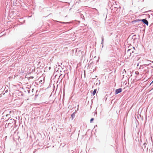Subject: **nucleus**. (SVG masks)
I'll use <instances>...</instances> for the list:
<instances>
[{"label":"nucleus","mask_w":153,"mask_h":153,"mask_svg":"<svg viewBox=\"0 0 153 153\" xmlns=\"http://www.w3.org/2000/svg\"><path fill=\"white\" fill-rule=\"evenodd\" d=\"M139 21H142L144 24L148 25V22L146 19H143L142 20H140Z\"/></svg>","instance_id":"3"},{"label":"nucleus","mask_w":153,"mask_h":153,"mask_svg":"<svg viewBox=\"0 0 153 153\" xmlns=\"http://www.w3.org/2000/svg\"><path fill=\"white\" fill-rule=\"evenodd\" d=\"M135 50V49L134 47L133 48L129 49L125 53L126 58L127 59L129 58L132 55V54L134 53Z\"/></svg>","instance_id":"1"},{"label":"nucleus","mask_w":153,"mask_h":153,"mask_svg":"<svg viewBox=\"0 0 153 153\" xmlns=\"http://www.w3.org/2000/svg\"><path fill=\"white\" fill-rule=\"evenodd\" d=\"M73 114H72L71 115V117H72V116H73Z\"/></svg>","instance_id":"6"},{"label":"nucleus","mask_w":153,"mask_h":153,"mask_svg":"<svg viewBox=\"0 0 153 153\" xmlns=\"http://www.w3.org/2000/svg\"><path fill=\"white\" fill-rule=\"evenodd\" d=\"M94 120V118H92L90 120V122L92 123V121Z\"/></svg>","instance_id":"5"},{"label":"nucleus","mask_w":153,"mask_h":153,"mask_svg":"<svg viewBox=\"0 0 153 153\" xmlns=\"http://www.w3.org/2000/svg\"><path fill=\"white\" fill-rule=\"evenodd\" d=\"M122 91V89L121 88H119L118 89H116L115 90V94H117L120 93Z\"/></svg>","instance_id":"2"},{"label":"nucleus","mask_w":153,"mask_h":153,"mask_svg":"<svg viewBox=\"0 0 153 153\" xmlns=\"http://www.w3.org/2000/svg\"><path fill=\"white\" fill-rule=\"evenodd\" d=\"M96 91H97V90L96 89H95L94 90V91L93 92V93H92L93 95H94L96 93Z\"/></svg>","instance_id":"4"}]
</instances>
